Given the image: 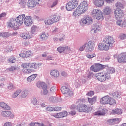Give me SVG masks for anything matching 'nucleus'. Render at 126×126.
Instances as JSON below:
<instances>
[{"label":"nucleus","mask_w":126,"mask_h":126,"mask_svg":"<svg viewBox=\"0 0 126 126\" xmlns=\"http://www.w3.org/2000/svg\"><path fill=\"white\" fill-rule=\"evenodd\" d=\"M88 10V3L87 1H83L77 6L75 10L73 12L74 16H79L81 14H83L85 11Z\"/></svg>","instance_id":"f257e3e1"},{"label":"nucleus","mask_w":126,"mask_h":126,"mask_svg":"<svg viewBox=\"0 0 126 126\" xmlns=\"http://www.w3.org/2000/svg\"><path fill=\"white\" fill-rule=\"evenodd\" d=\"M103 42L104 43L105 47L106 49H111L113 47V44L115 43L114 41V38L112 36H107L103 39Z\"/></svg>","instance_id":"f03ea898"},{"label":"nucleus","mask_w":126,"mask_h":126,"mask_svg":"<svg viewBox=\"0 0 126 126\" xmlns=\"http://www.w3.org/2000/svg\"><path fill=\"white\" fill-rule=\"evenodd\" d=\"M97 79L98 81L103 82L106 81L107 79H110L111 78V76L109 73H105L104 72L98 73L96 76Z\"/></svg>","instance_id":"7ed1b4c3"},{"label":"nucleus","mask_w":126,"mask_h":126,"mask_svg":"<svg viewBox=\"0 0 126 126\" xmlns=\"http://www.w3.org/2000/svg\"><path fill=\"white\" fill-rule=\"evenodd\" d=\"M91 13L92 16L98 20H103L104 19L103 12H102L100 9H94Z\"/></svg>","instance_id":"20e7f679"},{"label":"nucleus","mask_w":126,"mask_h":126,"mask_svg":"<svg viewBox=\"0 0 126 126\" xmlns=\"http://www.w3.org/2000/svg\"><path fill=\"white\" fill-rule=\"evenodd\" d=\"M78 5V1L76 0H72L69 1L66 5V9L68 11H72L75 9Z\"/></svg>","instance_id":"39448f33"},{"label":"nucleus","mask_w":126,"mask_h":126,"mask_svg":"<svg viewBox=\"0 0 126 126\" xmlns=\"http://www.w3.org/2000/svg\"><path fill=\"white\" fill-rule=\"evenodd\" d=\"M80 23V25L83 26H85V25H90L93 23V19H92V18L89 16H85L81 19Z\"/></svg>","instance_id":"423d86ee"},{"label":"nucleus","mask_w":126,"mask_h":126,"mask_svg":"<svg viewBox=\"0 0 126 126\" xmlns=\"http://www.w3.org/2000/svg\"><path fill=\"white\" fill-rule=\"evenodd\" d=\"M106 66L102 65L101 64H94L90 67V70L94 71V72H98L104 68H106Z\"/></svg>","instance_id":"0eeeda50"},{"label":"nucleus","mask_w":126,"mask_h":126,"mask_svg":"<svg viewBox=\"0 0 126 126\" xmlns=\"http://www.w3.org/2000/svg\"><path fill=\"white\" fill-rule=\"evenodd\" d=\"M77 110L79 112H84L85 113H90L92 111L93 109L92 107H87V106L84 104L80 105L77 107Z\"/></svg>","instance_id":"6e6552de"},{"label":"nucleus","mask_w":126,"mask_h":126,"mask_svg":"<svg viewBox=\"0 0 126 126\" xmlns=\"http://www.w3.org/2000/svg\"><path fill=\"white\" fill-rule=\"evenodd\" d=\"M61 91L63 94H67V95H68V96L70 97H72V96L74 95V93H73V91L70 90L68 87L65 86H62L61 88Z\"/></svg>","instance_id":"1a4fd4ad"},{"label":"nucleus","mask_w":126,"mask_h":126,"mask_svg":"<svg viewBox=\"0 0 126 126\" xmlns=\"http://www.w3.org/2000/svg\"><path fill=\"white\" fill-rule=\"evenodd\" d=\"M124 13L125 12L121 9L116 8L114 11V15L115 16L116 20H119L124 17Z\"/></svg>","instance_id":"9d476101"},{"label":"nucleus","mask_w":126,"mask_h":126,"mask_svg":"<svg viewBox=\"0 0 126 126\" xmlns=\"http://www.w3.org/2000/svg\"><path fill=\"white\" fill-rule=\"evenodd\" d=\"M42 0H29L28 1V7L29 8H33V7H35L37 5V4H39Z\"/></svg>","instance_id":"9b49d317"},{"label":"nucleus","mask_w":126,"mask_h":126,"mask_svg":"<svg viewBox=\"0 0 126 126\" xmlns=\"http://www.w3.org/2000/svg\"><path fill=\"white\" fill-rule=\"evenodd\" d=\"M37 86L38 87H40V86L42 87V94H43V95H47V94H48V93L49 92L48 91V87L47 86V84H46L45 82H38L37 83Z\"/></svg>","instance_id":"f8f14e48"},{"label":"nucleus","mask_w":126,"mask_h":126,"mask_svg":"<svg viewBox=\"0 0 126 126\" xmlns=\"http://www.w3.org/2000/svg\"><path fill=\"white\" fill-rule=\"evenodd\" d=\"M24 18H25V14L20 15L16 18L15 21L19 27L21 26V25H22V24L24 22Z\"/></svg>","instance_id":"ddd939ff"},{"label":"nucleus","mask_w":126,"mask_h":126,"mask_svg":"<svg viewBox=\"0 0 126 126\" xmlns=\"http://www.w3.org/2000/svg\"><path fill=\"white\" fill-rule=\"evenodd\" d=\"M24 24L26 26H31L33 23V21L32 20V17L31 16H27L25 17L24 19Z\"/></svg>","instance_id":"4468645a"},{"label":"nucleus","mask_w":126,"mask_h":126,"mask_svg":"<svg viewBox=\"0 0 126 126\" xmlns=\"http://www.w3.org/2000/svg\"><path fill=\"white\" fill-rule=\"evenodd\" d=\"M94 47H95V44L94 43L92 42V41H89L86 44V51L88 53L94 50Z\"/></svg>","instance_id":"2eb2a0df"},{"label":"nucleus","mask_w":126,"mask_h":126,"mask_svg":"<svg viewBox=\"0 0 126 126\" xmlns=\"http://www.w3.org/2000/svg\"><path fill=\"white\" fill-rule=\"evenodd\" d=\"M1 116L4 118H8V117H10L11 119L14 118V114H12V112L9 110L2 111Z\"/></svg>","instance_id":"dca6fc26"},{"label":"nucleus","mask_w":126,"mask_h":126,"mask_svg":"<svg viewBox=\"0 0 126 126\" xmlns=\"http://www.w3.org/2000/svg\"><path fill=\"white\" fill-rule=\"evenodd\" d=\"M101 30V27L98 24H94L91 28V33H93L94 34H96V33H98L99 31Z\"/></svg>","instance_id":"f3484780"},{"label":"nucleus","mask_w":126,"mask_h":126,"mask_svg":"<svg viewBox=\"0 0 126 126\" xmlns=\"http://www.w3.org/2000/svg\"><path fill=\"white\" fill-rule=\"evenodd\" d=\"M7 25L9 27H12L15 29V30H17L19 29V27L18 26L17 23L14 20H12L9 22H7Z\"/></svg>","instance_id":"a211bd4d"},{"label":"nucleus","mask_w":126,"mask_h":126,"mask_svg":"<svg viewBox=\"0 0 126 126\" xmlns=\"http://www.w3.org/2000/svg\"><path fill=\"white\" fill-rule=\"evenodd\" d=\"M42 66V63H29V68H33L34 69H39Z\"/></svg>","instance_id":"6ab92c4d"},{"label":"nucleus","mask_w":126,"mask_h":126,"mask_svg":"<svg viewBox=\"0 0 126 126\" xmlns=\"http://www.w3.org/2000/svg\"><path fill=\"white\" fill-rule=\"evenodd\" d=\"M118 61L120 63H126V53L120 54L118 58Z\"/></svg>","instance_id":"aec40b11"},{"label":"nucleus","mask_w":126,"mask_h":126,"mask_svg":"<svg viewBox=\"0 0 126 126\" xmlns=\"http://www.w3.org/2000/svg\"><path fill=\"white\" fill-rule=\"evenodd\" d=\"M93 3L97 7H102L104 5L105 2L104 0H93Z\"/></svg>","instance_id":"412c9836"},{"label":"nucleus","mask_w":126,"mask_h":126,"mask_svg":"<svg viewBox=\"0 0 126 126\" xmlns=\"http://www.w3.org/2000/svg\"><path fill=\"white\" fill-rule=\"evenodd\" d=\"M50 74L51 76H52L53 77H59L60 76V72L58 70H51L50 72Z\"/></svg>","instance_id":"4be33fe9"},{"label":"nucleus","mask_w":126,"mask_h":126,"mask_svg":"<svg viewBox=\"0 0 126 126\" xmlns=\"http://www.w3.org/2000/svg\"><path fill=\"white\" fill-rule=\"evenodd\" d=\"M109 97L110 96L107 95L101 98L100 99V103L102 105H108V102L109 100Z\"/></svg>","instance_id":"5701e85b"},{"label":"nucleus","mask_w":126,"mask_h":126,"mask_svg":"<svg viewBox=\"0 0 126 126\" xmlns=\"http://www.w3.org/2000/svg\"><path fill=\"white\" fill-rule=\"evenodd\" d=\"M125 4V1L123 0H121L119 1H118L115 4V6L117 7V8H118L119 9H123L124 8V5Z\"/></svg>","instance_id":"b1692460"},{"label":"nucleus","mask_w":126,"mask_h":126,"mask_svg":"<svg viewBox=\"0 0 126 126\" xmlns=\"http://www.w3.org/2000/svg\"><path fill=\"white\" fill-rule=\"evenodd\" d=\"M21 37L24 40H27V39H32L33 37L32 35H29V33L24 32L21 34Z\"/></svg>","instance_id":"393cba45"},{"label":"nucleus","mask_w":126,"mask_h":126,"mask_svg":"<svg viewBox=\"0 0 126 126\" xmlns=\"http://www.w3.org/2000/svg\"><path fill=\"white\" fill-rule=\"evenodd\" d=\"M49 101L51 103H59V102H62V99L60 98L51 97L49 98Z\"/></svg>","instance_id":"a878e982"},{"label":"nucleus","mask_w":126,"mask_h":126,"mask_svg":"<svg viewBox=\"0 0 126 126\" xmlns=\"http://www.w3.org/2000/svg\"><path fill=\"white\" fill-rule=\"evenodd\" d=\"M123 113V110L121 109L116 108L115 109H113L111 111V113L113 115L117 114V115H122Z\"/></svg>","instance_id":"bb28decb"},{"label":"nucleus","mask_w":126,"mask_h":126,"mask_svg":"<svg viewBox=\"0 0 126 126\" xmlns=\"http://www.w3.org/2000/svg\"><path fill=\"white\" fill-rule=\"evenodd\" d=\"M103 12L105 15H109L112 12V9L109 6H106L103 9Z\"/></svg>","instance_id":"cd10ccee"},{"label":"nucleus","mask_w":126,"mask_h":126,"mask_svg":"<svg viewBox=\"0 0 126 126\" xmlns=\"http://www.w3.org/2000/svg\"><path fill=\"white\" fill-rule=\"evenodd\" d=\"M116 100L109 96L107 105H110V106H114V105H116Z\"/></svg>","instance_id":"c85d7f7f"},{"label":"nucleus","mask_w":126,"mask_h":126,"mask_svg":"<svg viewBox=\"0 0 126 126\" xmlns=\"http://www.w3.org/2000/svg\"><path fill=\"white\" fill-rule=\"evenodd\" d=\"M92 76V73L91 72H90L89 74L86 76H83L82 78V81L83 83H85V82L86 81V80H87L88 78L89 79L91 78Z\"/></svg>","instance_id":"c756f323"},{"label":"nucleus","mask_w":126,"mask_h":126,"mask_svg":"<svg viewBox=\"0 0 126 126\" xmlns=\"http://www.w3.org/2000/svg\"><path fill=\"white\" fill-rule=\"evenodd\" d=\"M21 93V90H16L12 95V98L15 99V98H17L19 95V94Z\"/></svg>","instance_id":"7c9ffc66"},{"label":"nucleus","mask_w":126,"mask_h":126,"mask_svg":"<svg viewBox=\"0 0 126 126\" xmlns=\"http://www.w3.org/2000/svg\"><path fill=\"white\" fill-rule=\"evenodd\" d=\"M29 126H47L45 125H44V123H34V122H31L30 123Z\"/></svg>","instance_id":"2f4dec72"},{"label":"nucleus","mask_w":126,"mask_h":126,"mask_svg":"<svg viewBox=\"0 0 126 126\" xmlns=\"http://www.w3.org/2000/svg\"><path fill=\"white\" fill-rule=\"evenodd\" d=\"M36 77H37V74L32 75L27 79V81L31 82L32 81L35 80V78H36Z\"/></svg>","instance_id":"473e14b6"},{"label":"nucleus","mask_w":126,"mask_h":126,"mask_svg":"<svg viewBox=\"0 0 126 126\" xmlns=\"http://www.w3.org/2000/svg\"><path fill=\"white\" fill-rule=\"evenodd\" d=\"M10 33L8 32H1L0 33V36L2 38H8L10 37Z\"/></svg>","instance_id":"72a5a7b5"},{"label":"nucleus","mask_w":126,"mask_h":126,"mask_svg":"<svg viewBox=\"0 0 126 126\" xmlns=\"http://www.w3.org/2000/svg\"><path fill=\"white\" fill-rule=\"evenodd\" d=\"M28 96V91L24 90L21 92V97L22 98H26Z\"/></svg>","instance_id":"f704fd0d"},{"label":"nucleus","mask_w":126,"mask_h":126,"mask_svg":"<svg viewBox=\"0 0 126 126\" xmlns=\"http://www.w3.org/2000/svg\"><path fill=\"white\" fill-rule=\"evenodd\" d=\"M0 106L1 107V108H3V109H5L6 110H10V107L4 102L0 103Z\"/></svg>","instance_id":"c9c22d12"},{"label":"nucleus","mask_w":126,"mask_h":126,"mask_svg":"<svg viewBox=\"0 0 126 126\" xmlns=\"http://www.w3.org/2000/svg\"><path fill=\"white\" fill-rule=\"evenodd\" d=\"M98 48L99 50H100V51H103V50H104V51H109V49H106L105 43H104V44L103 45L101 43H99L98 45Z\"/></svg>","instance_id":"e433bc0d"},{"label":"nucleus","mask_w":126,"mask_h":126,"mask_svg":"<svg viewBox=\"0 0 126 126\" xmlns=\"http://www.w3.org/2000/svg\"><path fill=\"white\" fill-rule=\"evenodd\" d=\"M44 23L46 25H51V24H53V23H54L52 18L46 19L44 21Z\"/></svg>","instance_id":"4c0bfd02"},{"label":"nucleus","mask_w":126,"mask_h":126,"mask_svg":"<svg viewBox=\"0 0 126 126\" xmlns=\"http://www.w3.org/2000/svg\"><path fill=\"white\" fill-rule=\"evenodd\" d=\"M96 97H94L92 98H88V100L90 104H91V105H93L94 103H96Z\"/></svg>","instance_id":"58836bf2"},{"label":"nucleus","mask_w":126,"mask_h":126,"mask_svg":"<svg viewBox=\"0 0 126 126\" xmlns=\"http://www.w3.org/2000/svg\"><path fill=\"white\" fill-rule=\"evenodd\" d=\"M71 51V49H70V47L69 46H65L64 47L63 53H64V54H69Z\"/></svg>","instance_id":"ea45409f"},{"label":"nucleus","mask_w":126,"mask_h":126,"mask_svg":"<svg viewBox=\"0 0 126 126\" xmlns=\"http://www.w3.org/2000/svg\"><path fill=\"white\" fill-rule=\"evenodd\" d=\"M51 19H52L53 23H55V22H58V21L60 20V16L54 15L52 18H51Z\"/></svg>","instance_id":"a19ab883"},{"label":"nucleus","mask_w":126,"mask_h":126,"mask_svg":"<svg viewBox=\"0 0 126 126\" xmlns=\"http://www.w3.org/2000/svg\"><path fill=\"white\" fill-rule=\"evenodd\" d=\"M105 110L103 109L102 111H97L94 113L95 116H104Z\"/></svg>","instance_id":"79ce46f5"},{"label":"nucleus","mask_w":126,"mask_h":126,"mask_svg":"<svg viewBox=\"0 0 126 126\" xmlns=\"http://www.w3.org/2000/svg\"><path fill=\"white\" fill-rule=\"evenodd\" d=\"M112 96L114 98H119L121 97V94L118 92H115L112 94Z\"/></svg>","instance_id":"37998d69"},{"label":"nucleus","mask_w":126,"mask_h":126,"mask_svg":"<svg viewBox=\"0 0 126 126\" xmlns=\"http://www.w3.org/2000/svg\"><path fill=\"white\" fill-rule=\"evenodd\" d=\"M13 50V48H12V46H9L5 48L4 50V52H6V53H10V52Z\"/></svg>","instance_id":"c03bdc74"},{"label":"nucleus","mask_w":126,"mask_h":126,"mask_svg":"<svg viewBox=\"0 0 126 126\" xmlns=\"http://www.w3.org/2000/svg\"><path fill=\"white\" fill-rule=\"evenodd\" d=\"M116 72V71L115 70V68H113V67H110L109 68V69L108 70L107 72H106V73H109V75L111 76L110 74H113V73H115V72Z\"/></svg>","instance_id":"a18cd8bd"},{"label":"nucleus","mask_w":126,"mask_h":126,"mask_svg":"<svg viewBox=\"0 0 126 126\" xmlns=\"http://www.w3.org/2000/svg\"><path fill=\"white\" fill-rule=\"evenodd\" d=\"M51 116L52 117H55V118H56L57 119L62 118L61 112L58 113H52L51 114Z\"/></svg>","instance_id":"49530a36"},{"label":"nucleus","mask_w":126,"mask_h":126,"mask_svg":"<svg viewBox=\"0 0 126 126\" xmlns=\"http://www.w3.org/2000/svg\"><path fill=\"white\" fill-rule=\"evenodd\" d=\"M26 0H21V1L20 2V4L21 5V7L22 8L25 7V6L26 5V2H27Z\"/></svg>","instance_id":"de8ad7c7"},{"label":"nucleus","mask_w":126,"mask_h":126,"mask_svg":"<svg viewBox=\"0 0 126 126\" xmlns=\"http://www.w3.org/2000/svg\"><path fill=\"white\" fill-rule=\"evenodd\" d=\"M58 1L59 0H53L52 1V4L50 5V7L51 8L55 7L57 5V4H58Z\"/></svg>","instance_id":"09e8293b"},{"label":"nucleus","mask_w":126,"mask_h":126,"mask_svg":"<svg viewBox=\"0 0 126 126\" xmlns=\"http://www.w3.org/2000/svg\"><path fill=\"white\" fill-rule=\"evenodd\" d=\"M87 58L88 59H92V58H95L96 57V54L93 53L92 54H87L86 55Z\"/></svg>","instance_id":"8fccbe9b"},{"label":"nucleus","mask_w":126,"mask_h":126,"mask_svg":"<svg viewBox=\"0 0 126 126\" xmlns=\"http://www.w3.org/2000/svg\"><path fill=\"white\" fill-rule=\"evenodd\" d=\"M64 47L60 46L57 48V51L61 54V53H63Z\"/></svg>","instance_id":"3c124183"},{"label":"nucleus","mask_w":126,"mask_h":126,"mask_svg":"<svg viewBox=\"0 0 126 126\" xmlns=\"http://www.w3.org/2000/svg\"><path fill=\"white\" fill-rule=\"evenodd\" d=\"M31 103L33 104V105H37V98L35 97H32L31 100Z\"/></svg>","instance_id":"603ef678"},{"label":"nucleus","mask_w":126,"mask_h":126,"mask_svg":"<svg viewBox=\"0 0 126 126\" xmlns=\"http://www.w3.org/2000/svg\"><path fill=\"white\" fill-rule=\"evenodd\" d=\"M126 38V34L121 33L119 36V39L120 40H125Z\"/></svg>","instance_id":"864d4df0"},{"label":"nucleus","mask_w":126,"mask_h":126,"mask_svg":"<svg viewBox=\"0 0 126 126\" xmlns=\"http://www.w3.org/2000/svg\"><path fill=\"white\" fill-rule=\"evenodd\" d=\"M21 66L24 69L26 68H28V67H29V63H23L21 65Z\"/></svg>","instance_id":"5fc2aeb1"},{"label":"nucleus","mask_w":126,"mask_h":126,"mask_svg":"<svg viewBox=\"0 0 126 126\" xmlns=\"http://www.w3.org/2000/svg\"><path fill=\"white\" fill-rule=\"evenodd\" d=\"M37 30V26H32L31 28V32L32 34L36 32V31Z\"/></svg>","instance_id":"6e6d98bb"},{"label":"nucleus","mask_w":126,"mask_h":126,"mask_svg":"<svg viewBox=\"0 0 126 126\" xmlns=\"http://www.w3.org/2000/svg\"><path fill=\"white\" fill-rule=\"evenodd\" d=\"M85 48H86V43H85L83 45L81 46L79 48V51L80 52H82V51H84V50H85Z\"/></svg>","instance_id":"4d7b16f0"},{"label":"nucleus","mask_w":126,"mask_h":126,"mask_svg":"<svg viewBox=\"0 0 126 126\" xmlns=\"http://www.w3.org/2000/svg\"><path fill=\"white\" fill-rule=\"evenodd\" d=\"M107 123L109 124V125H114L115 120H114V119H109L107 120Z\"/></svg>","instance_id":"13d9d810"},{"label":"nucleus","mask_w":126,"mask_h":126,"mask_svg":"<svg viewBox=\"0 0 126 126\" xmlns=\"http://www.w3.org/2000/svg\"><path fill=\"white\" fill-rule=\"evenodd\" d=\"M60 114L61 115V118H64V117H66V116H67V111L60 112Z\"/></svg>","instance_id":"bf43d9fd"},{"label":"nucleus","mask_w":126,"mask_h":126,"mask_svg":"<svg viewBox=\"0 0 126 126\" xmlns=\"http://www.w3.org/2000/svg\"><path fill=\"white\" fill-rule=\"evenodd\" d=\"M64 40H65V36L64 35H62V37L59 38V41L62 43H63Z\"/></svg>","instance_id":"052dcab7"},{"label":"nucleus","mask_w":126,"mask_h":126,"mask_svg":"<svg viewBox=\"0 0 126 126\" xmlns=\"http://www.w3.org/2000/svg\"><path fill=\"white\" fill-rule=\"evenodd\" d=\"M94 95V92L92 91H90L87 93V96H89V97H91V96H93Z\"/></svg>","instance_id":"680f3d73"},{"label":"nucleus","mask_w":126,"mask_h":126,"mask_svg":"<svg viewBox=\"0 0 126 126\" xmlns=\"http://www.w3.org/2000/svg\"><path fill=\"white\" fill-rule=\"evenodd\" d=\"M41 41H45V40H47V36L45 33H43L41 36Z\"/></svg>","instance_id":"e2e57ef3"},{"label":"nucleus","mask_w":126,"mask_h":126,"mask_svg":"<svg viewBox=\"0 0 126 126\" xmlns=\"http://www.w3.org/2000/svg\"><path fill=\"white\" fill-rule=\"evenodd\" d=\"M46 111H48V112H53V111H54V107L49 106L46 108Z\"/></svg>","instance_id":"0e129e2a"},{"label":"nucleus","mask_w":126,"mask_h":126,"mask_svg":"<svg viewBox=\"0 0 126 126\" xmlns=\"http://www.w3.org/2000/svg\"><path fill=\"white\" fill-rule=\"evenodd\" d=\"M3 126H12V123L10 122H5Z\"/></svg>","instance_id":"69168bd1"},{"label":"nucleus","mask_w":126,"mask_h":126,"mask_svg":"<svg viewBox=\"0 0 126 126\" xmlns=\"http://www.w3.org/2000/svg\"><path fill=\"white\" fill-rule=\"evenodd\" d=\"M15 58H14V57L12 56L10 59H9V62L10 63H15Z\"/></svg>","instance_id":"338daca9"},{"label":"nucleus","mask_w":126,"mask_h":126,"mask_svg":"<svg viewBox=\"0 0 126 126\" xmlns=\"http://www.w3.org/2000/svg\"><path fill=\"white\" fill-rule=\"evenodd\" d=\"M8 89H9V90L14 89V86L11 83L9 84L8 86Z\"/></svg>","instance_id":"774afa93"}]
</instances>
